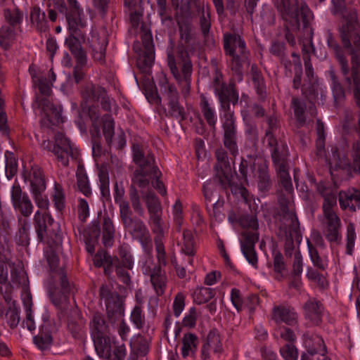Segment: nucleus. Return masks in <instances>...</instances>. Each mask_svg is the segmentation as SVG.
<instances>
[{
	"instance_id": "f257e3e1",
	"label": "nucleus",
	"mask_w": 360,
	"mask_h": 360,
	"mask_svg": "<svg viewBox=\"0 0 360 360\" xmlns=\"http://www.w3.org/2000/svg\"><path fill=\"white\" fill-rule=\"evenodd\" d=\"M335 13H339L345 20V23L338 28L339 37L345 51L351 56L352 74L351 79L354 76L360 77V32L358 22V5L349 3L345 0H334Z\"/></svg>"
},
{
	"instance_id": "f03ea898",
	"label": "nucleus",
	"mask_w": 360,
	"mask_h": 360,
	"mask_svg": "<svg viewBox=\"0 0 360 360\" xmlns=\"http://www.w3.org/2000/svg\"><path fill=\"white\" fill-rule=\"evenodd\" d=\"M234 84H216L214 92L218 96L220 109L222 112L221 120L222 124L223 143L229 153L236 156L238 153L236 138L237 129L234 112L231 110L230 103L231 96L235 91Z\"/></svg>"
},
{
	"instance_id": "7ed1b4c3",
	"label": "nucleus",
	"mask_w": 360,
	"mask_h": 360,
	"mask_svg": "<svg viewBox=\"0 0 360 360\" xmlns=\"http://www.w3.org/2000/svg\"><path fill=\"white\" fill-rule=\"evenodd\" d=\"M99 296L105 304L109 322L112 326L118 323V334L122 340H126L130 328L123 319L124 307L122 297L106 285L100 287Z\"/></svg>"
},
{
	"instance_id": "20e7f679",
	"label": "nucleus",
	"mask_w": 360,
	"mask_h": 360,
	"mask_svg": "<svg viewBox=\"0 0 360 360\" xmlns=\"http://www.w3.org/2000/svg\"><path fill=\"white\" fill-rule=\"evenodd\" d=\"M279 227L278 236L285 240L287 248H293V240L299 235L300 223L295 212V206L290 197L281 195L278 200Z\"/></svg>"
},
{
	"instance_id": "39448f33",
	"label": "nucleus",
	"mask_w": 360,
	"mask_h": 360,
	"mask_svg": "<svg viewBox=\"0 0 360 360\" xmlns=\"http://www.w3.org/2000/svg\"><path fill=\"white\" fill-rule=\"evenodd\" d=\"M167 63L171 73L181 87L184 97L191 90L193 65L188 51H175L173 46L167 49Z\"/></svg>"
},
{
	"instance_id": "423d86ee",
	"label": "nucleus",
	"mask_w": 360,
	"mask_h": 360,
	"mask_svg": "<svg viewBox=\"0 0 360 360\" xmlns=\"http://www.w3.org/2000/svg\"><path fill=\"white\" fill-rule=\"evenodd\" d=\"M283 18L295 30L308 28L313 14L303 1L299 0H274Z\"/></svg>"
},
{
	"instance_id": "0eeeda50",
	"label": "nucleus",
	"mask_w": 360,
	"mask_h": 360,
	"mask_svg": "<svg viewBox=\"0 0 360 360\" xmlns=\"http://www.w3.org/2000/svg\"><path fill=\"white\" fill-rule=\"evenodd\" d=\"M240 224L248 229L243 231L240 240L243 255L250 264L257 269L258 257L255 249V243L259 240L258 221L254 215H245L240 219Z\"/></svg>"
},
{
	"instance_id": "6e6552de",
	"label": "nucleus",
	"mask_w": 360,
	"mask_h": 360,
	"mask_svg": "<svg viewBox=\"0 0 360 360\" xmlns=\"http://www.w3.org/2000/svg\"><path fill=\"white\" fill-rule=\"evenodd\" d=\"M271 150V156L276 167L279 181L285 191L290 194L292 191V184L288 172L287 146L276 138H269L266 140Z\"/></svg>"
},
{
	"instance_id": "1a4fd4ad",
	"label": "nucleus",
	"mask_w": 360,
	"mask_h": 360,
	"mask_svg": "<svg viewBox=\"0 0 360 360\" xmlns=\"http://www.w3.org/2000/svg\"><path fill=\"white\" fill-rule=\"evenodd\" d=\"M75 14L67 15V22L70 35L65 39V44L75 57L77 63L84 65L86 62V53L82 48L78 37L82 35L80 29L86 26V21L81 16V11L79 4L76 8H73Z\"/></svg>"
},
{
	"instance_id": "9d476101",
	"label": "nucleus",
	"mask_w": 360,
	"mask_h": 360,
	"mask_svg": "<svg viewBox=\"0 0 360 360\" xmlns=\"http://www.w3.org/2000/svg\"><path fill=\"white\" fill-rule=\"evenodd\" d=\"M33 223L37 238L41 242L46 243L51 248L62 244V235L58 224L54 222L49 214L37 211Z\"/></svg>"
},
{
	"instance_id": "9b49d317",
	"label": "nucleus",
	"mask_w": 360,
	"mask_h": 360,
	"mask_svg": "<svg viewBox=\"0 0 360 360\" xmlns=\"http://www.w3.org/2000/svg\"><path fill=\"white\" fill-rule=\"evenodd\" d=\"M159 175H161L159 169H136L134 171L131 175V184L129 187V195L131 206L138 214H143V208L137 188H139L141 191L148 190L152 179Z\"/></svg>"
},
{
	"instance_id": "f8f14e48",
	"label": "nucleus",
	"mask_w": 360,
	"mask_h": 360,
	"mask_svg": "<svg viewBox=\"0 0 360 360\" xmlns=\"http://www.w3.org/2000/svg\"><path fill=\"white\" fill-rule=\"evenodd\" d=\"M224 48L226 53L232 58L233 68L241 75L240 68L248 63L249 52L245 41L236 34H225L224 35Z\"/></svg>"
},
{
	"instance_id": "ddd939ff",
	"label": "nucleus",
	"mask_w": 360,
	"mask_h": 360,
	"mask_svg": "<svg viewBox=\"0 0 360 360\" xmlns=\"http://www.w3.org/2000/svg\"><path fill=\"white\" fill-rule=\"evenodd\" d=\"M124 229L141 245L147 248L151 245L150 233L144 222L134 216L131 209L119 213Z\"/></svg>"
},
{
	"instance_id": "4468645a",
	"label": "nucleus",
	"mask_w": 360,
	"mask_h": 360,
	"mask_svg": "<svg viewBox=\"0 0 360 360\" xmlns=\"http://www.w3.org/2000/svg\"><path fill=\"white\" fill-rule=\"evenodd\" d=\"M94 264L97 267L103 266L105 274L110 275L112 271L113 264H119L127 269H132L134 260L128 249L122 246L119 250V258L112 257L107 251L101 250L95 255Z\"/></svg>"
},
{
	"instance_id": "2eb2a0df",
	"label": "nucleus",
	"mask_w": 360,
	"mask_h": 360,
	"mask_svg": "<svg viewBox=\"0 0 360 360\" xmlns=\"http://www.w3.org/2000/svg\"><path fill=\"white\" fill-rule=\"evenodd\" d=\"M95 349L98 355L108 360H124L126 348L123 343L120 344L109 335L93 338Z\"/></svg>"
},
{
	"instance_id": "dca6fc26",
	"label": "nucleus",
	"mask_w": 360,
	"mask_h": 360,
	"mask_svg": "<svg viewBox=\"0 0 360 360\" xmlns=\"http://www.w3.org/2000/svg\"><path fill=\"white\" fill-rule=\"evenodd\" d=\"M160 91L167 101V115L181 122L186 119L184 108L179 103V92L174 85L163 77L160 81Z\"/></svg>"
},
{
	"instance_id": "f3484780",
	"label": "nucleus",
	"mask_w": 360,
	"mask_h": 360,
	"mask_svg": "<svg viewBox=\"0 0 360 360\" xmlns=\"http://www.w3.org/2000/svg\"><path fill=\"white\" fill-rule=\"evenodd\" d=\"M27 180L30 182V192L37 207L41 210H48L49 201L47 196L44 194L46 186L41 168L38 166L32 167Z\"/></svg>"
},
{
	"instance_id": "a211bd4d",
	"label": "nucleus",
	"mask_w": 360,
	"mask_h": 360,
	"mask_svg": "<svg viewBox=\"0 0 360 360\" xmlns=\"http://www.w3.org/2000/svg\"><path fill=\"white\" fill-rule=\"evenodd\" d=\"M140 193L149 213L148 224L153 233H160L161 228H164L160 202L150 190L141 191Z\"/></svg>"
},
{
	"instance_id": "6ab92c4d",
	"label": "nucleus",
	"mask_w": 360,
	"mask_h": 360,
	"mask_svg": "<svg viewBox=\"0 0 360 360\" xmlns=\"http://www.w3.org/2000/svg\"><path fill=\"white\" fill-rule=\"evenodd\" d=\"M53 153L64 167L68 166L70 157L72 160H77L79 156L77 148L74 147L70 141L60 132L55 134V145Z\"/></svg>"
},
{
	"instance_id": "aec40b11",
	"label": "nucleus",
	"mask_w": 360,
	"mask_h": 360,
	"mask_svg": "<svg viewBox=\"0 0 360 360\" xmlns=\"http://www.w3.org/2000/svg\"><path fill=\"white\" fill-rule=\"evenodd\" d=\"M179 40L175 51L193 52L197 46L195 32L191 23L186 20L177 22Z\"/></svg>"
},
{
	"instance_id": "412c9836",
	"label": "nucleus",
	"mask_w": 360,
	"mask_h": 360,
	"mask_svg": "<svg viewBox=\"0 0 360 360\" xmlns=\"http://www.w3.org/2000/svg\"><path fill=\"white\" fill-rule=\"evenodd\" d=\"M302 94L309 101L308 112L311 117H315L317 114L314 103L323 104L326 91L320 86L318 82H313L302 88Z\"/></svg>"
},
{
	"instance_id": "4be33fe9",
	"label": "nucleus",
	"mask_w": 360,
	"mask_h": 360,
	"mask_svg": "<svg viewBox=\"0 0 360 360\" xmlns=\"http://www.w3.org/2000/svg\"><path fill=\"white\" fill-rule=\"evenodd\" d=\"M11 201L14 209L22 218L27 219L34 211V205L26 193L22 192L19 185H13L11 188Z\"/></svg>"
},
{
	"instance_id": "5701e85b",
	"label": "nucleus",
	"mask_w": 360,
	"mask_h": 360,
	"mask_svg": "<svg viewBox=\"0 0 360 360\" xmlns=\"http://www.w3.org/2000/svg\"><path fill=\"white\" fill-rule=\"evenodd\" d=\"M326 221V238L330 242L338 243L340 240L339 230L341 220L335 211V208L323 210Z\"/></svg>"
},
{
	"instance_id": "b1692460",
	"label": "nucleus",
	"mask_w": 360,
	"mask_h": 360,
	"mask_svg": "<svg viewBox=\"0 0 360 360\" xmlns=\"http://www.w3.org/2000/svg\"><path fill=\"white\" fill-rule=\"evenodd\" d=\"M338 201L342 210L355 212L360 209V191L354 188L338 193Z\"/></svg>"
},
{
	"instance_id": "393cba45",
	"label": "nucleus",
	"mask_w": 360,
	"mask_h": 360,
	"mask_svg": "<svg viewBox=\"0 0 360 360\" xmlns=\"http://www.w3.org/2000/svg\"><path fill=\"white\" fill-rule=\"evenodd\" d=\"M326 43L328 48L333 51L335 58L339 63L344 75H347L349 72L348 60L345 53V49L337 41L334 34L330 30L326 32Z\"/></svg>"
},
{
	"instance_id": "a878e982",
	"label": "nucleus",
	"mask_w": 360,
	"mask_h": 360,
	"mask_svg": "<svg viewBox=\"0 0 360 360\" xmlns=\"http://www.w3.org/2000/svg\"><path fill=\"white\" fill-rule=\"evenodd\" d=\"M37 103L39 108H41L44 112L46 114L49 122L53 125H57L64 122L62 117V109L60 106L53 105L46 98H37Z\"/></svg>"
},
{
	"instance_id": "bb28decb",
	"label": "nucleus",
	"mask_w": 360,
	"mask_h": 360,
	"mask_svg": "<svg viewBox=\"0 0 360 360\" xmlns=\"http://www.w3.org/2000/svg\"><path fill=\"white\" fill-rule=\"evenodd\" d=\"M133 160L139 166L138 169H158L155 165L154 155L148 150H144L139 145L133 146Z\"/></svg>"
},
{
	"instance_id": "cd10ccee",
	"label": "nucleus",
	"mask_w": 360,
	"mask_h": 360,
	"mask_svg": "<svg viewBox=\"0 0 360 360\" xmlns=\"http://www.w3.org/2000/svg\"><path fill=\"white\" fill-rule=\"evenodd\" d=\"M317 191L323 198L322 210L337 207L338 190L335 185L320 182L317 185Z\"/></svg>"
},
{
	"instance_id": "c85d7f7f",
	"label": "nucleus",
	"mask_w": 360,
	"mask_h": 360,
	"mask_svg": "<svg viewBox=\"0 0 360 360\" xmlns=\"http://www.w3.org/2000/svg\"><path fill=\"white\" fill-rule=\"evenodd\" d=\"M271 319L276 323H284L289 326H294L297 323V315L293 308L278 305L274 307Z\"/></svg>"
},
{
	"instance_id": "c756f323",
	"label": "nucleus",
	"mask_w": 360,
	"mask_h": 360,
	"mask_svg": "<svg viewBox=\"0 0 360 360\" xmlns=\"http://www.w3.org/2000/svg\"><path fill=\"white\" fill-rule=\"evenodd\" d=\"M216 158L217 160L216 169L217 171H221L222 174H219V180L222 187L226 188L227 186H231V180L226 172L227 171H231L226 152L222 148L217 149L216 151Z\"/></svg>"
},
{
	"instance_id": "7c9ffc66",
	"label": "nucleus",
	"mask_w": 360,
	"mask_h": 360,
	"mask_svg": "<svg viewBox=\"0 0 360 360\" xmlns=\"http://www.w3.org/2000/svg\"><path fill=\"white\" fill-rule=\"evenodd\" d=\"M305 316L314 325L321 323L323 307L320 301L310 298L304 305Z\"/></svg>"
},
{
	"instance_id": "2f4dec72",
	"label": "nucleus",
	"mask_w": 360,
	"mask_h": 360,
	"mask_svg": "<svg viewBox=\"0 0 360 360\" xmlns=\"http://www.w3.org/2000/svg\"><path fill=\"white\" fill-rule=\"evenodd\" d=\"M142 39L144 51L139 57L138 65H141V68H149L153 65L155 59L153 41L149 34H145Z\"/></svg>"
},
{
	"instance_id": "473e14b6",
	"label": "nucleus",
	"mask_w": 360,
	"mask_h": 360,
	"mask_svg": "<svg viewBox=\"0 0 360 360\" xmlns=\"http://www.w3.org/2000/svg\"><path fill=\"white\" fill-rule=\"evenodd\" d=\"M250 74L254 89L258 96V100L264 101L266 98V84L261 72L256 65H252Z\"/></svg>"
},
{
	"instance_id": "72a5a7b5",
	"label": "nucleus",
	"mask_w": 360,
	"mask_h": 360,
	"mask_svg": "<svg viewBox=\"0 0 360 360\" xmlns=\"http://www.w3.org/2000/svg\"><path fill=\"white\" fill-rule=\"evenodd\" d=\"M210 351L214 353H220L222 351L221 338L216 330H212L209 333L207 342L202 348V356L204 360L209 357Z\"/></svg>"
},
{
	"instance_id": "f704fd0d",
	"label": "nucleus",
	"mask_w": 360,
	"mask_h": 360,
	"mask_svg": "<svg viewBox=\"0 0 360 360\" xmlns=\"http://www.w3.org/2000/svg\"><path fill=\"white\" fill-rule=\"evenodd\" d=\"M60 275V282L62 290V295L58 297L56 295L53 297V303L58 307L65 309L68 304V294L70 293L71 286L68 281L66 275L63 273V270L58 271Z\"/></svg>"
},
{
	"instance_id": "c9c22d12",
	"label": "nucleus",
	"mask_w": 360,
	"mask_h": 360,
	"mask_svg": "<svg viewBox=\"0 0 360 360\" xmlns=\"http://www.w3.org/2000/svg\"><path fill=\"white\" fill-rule=\"evenodd\" d=\"M91 334L93 338L109 335L110 328L103 316L99 313L94 315L90 323Z\"/></svg>"
},
{
	"instance_id": "e433bc0d",
	"label": "nucleus",
	"mask_w": 360,
	"mask_h": 360,
	"mask_svg": "<svg viewBox=\"0 0 360 360\" xmlns=\"http://www.w3.org/2000/svg\"><path fill=\"white\" fill-rule=\"evenodd\" d=\"M20 31V27L3 25L0 29V46L4 50L9 49Z\"/></svg>"
},
{
	"instance_id": "4c0bfd02",
	"label": "nucleus",
	"mask_w": 360,
	"mask_h": 360,
	"mask_svg": "<svg viewBox=\"0 0 360 360\" xmlns=\"http://www.w3.org/2000/svg\"><path fill=\"white\" fill-rule=\"evenodd\" d=\"M48 8L49 18L52 22H55L57 19L56 10L58 11L60 13L65 14L66 18L68 14H75L73 8H71L67 0H53V8H51L50 3L48 4Z\"/></svg>"
},
{
	"instance_id": "58836bf2",
	"label": "nucleus",
	"mask_w": 360,
	"mask_h": 360,
	"mask_svg": "<svg viewBox=\"0 0 360 360\" xmlns=\"http://www.w3.org/2000/svg\"><path fill=\"white\" fill-rule=\"evenodd\" d=\"M11 268V282L16 286H22L26 288L28 284V278L22 264H9Z\"/></svg>"
},
{
	"instance_id": "ea45409f",
	"label": "nucleus",
	"mask_w": 360,
	"mask_h": 360,
	"mask_svg": "<svg viewBox=\"0 0 360 360\" xmlns=\"http://www.w3.org/2000/svg\"><path fill=\"white\" fill-rule=\"evenodd\" d=\"M30 20L36 29L41 32L49 30V24L46 18V14L41 11L39 6H34L30 11Z\"/></svg>"
},
{
	"instance_id": "a19ab883",
	"label": "nucleus",
	"mask_w": 360,
	"mask_h": 360,
	"mask_svg": "<svg viewBox=\"0 0 360 360\" xmlns=\"http://www.w3.org/2000/svg\"><path fill=\"white\" fill-rule=\"evenodd\" d=\"M103 243L105 247H111L114 243L115 228L112 219L104 216L102 221Z\"/></svg>"
},
{
	"instance_id": "79ce46f5",
	"label": "nucleus",
	"mask_w": 360,
	"mask_h": 360,
	"mask_svg": "<svg viewBox=\"0 0 360 360\" xmlns=\"http://www.w3.org/2000/svg\"><path fill=\"white\" fill-rule=\"evenodd\" d=\"M103 95H105V90L99 86L88 84L82 92V96L87 103L99 101Z\"/></svg>"
},
{
	"instance_id": "37998d69",
	"label": "nucleus",
	"mask_w": 360,
	"mask_h": 360,
	"mask_svg": "<svg viewBox=\"0 0 360 360\" xmlns=\"http://www.w3.org/2000/svg\"><path fill=\"white\" fill-rule=\"evenodd\" d=\"M150 281L158 295H162L164 293L166 285V277L162 273L160 266H154L150 273Z\"/></svg>"
},
{
	"instance_id": "c03bdc74",
	"label": "nucleus",
	"mask_w": 360,
	"mask_h": 360,
	"mask_svg": "<svg viewBox=\"0 0 360 360\" xmlns=\"http://www.w3.org/2000/svg\"><path fill=\"white\" fill-rule=\"evenodd\" d=\"M200 105L202 115L207 124L214 131L216 129L217 117L214 108L210 105L205 96H201Z\"/></svg>"
},
{
	"instance_id": "a18cd8bd",
	"label": "nucleus",
	"mask_w": 360,
	"mask_h": 360,
	"mask_svg": "<svg viewBox=\"0 0 360 360\" xmlns=\"http://www.w3.org/2000/svg\"><path fill=\"white\" fill-rule=\"evenodd\" d=\"M291 106L294 110L295 116L300 127L303 126L306 122L305 112L309 115L308 107L307 108L306 103L302 99L292 97L291 100Z\"/></svg>"
},
{
	"instance_id": "49530a36",
	"label": "nucleus",
	"mask_w": 360,
	"mask_h": 360,
	"mask_svg": "<svg viewBox=\"0 0 360 360\" xmlns=\"http://www.w3.org/2000/svg\"><path fill=\"white\" fill-rule=\"evenodd\" d=\"M125 190L123 183L116 181L114 185V200L115 202L119 206V212H122L130 209L129 202L124 198Z\"/></svg>"
},
{
	"instance_id": "de8ad7c7",
	"label": "nucleus",
	"mask_w": 360,
	"mask_h": 360,
	"mask_svg": "<svg viewBox=\"0 0 360 360\" xmlns=\"http://www.w3.org/2000/svg\"><path fill=\"white\" fill-rule=\"evenodd\" d=\"M18 231L17 233L18 243L22 246L30 243V224L27 219L18 217Z\"/></svg>"
},
{
	"instance_id": "09e8293b",
	"label": "nucleus",
	"mask_w": 360,
	"mask_h": 360,
	"mask_svg": "<svg viewBox=\"0 0 360 360\" xmlns=\"http://www.w3.org/2000/svg\"><path fill=\"white\" fill-rule=\"evenodd\" d=\"M308 352L311 354H320L324 356L327 352L326 347L323 340L319 335H313L311 338L307 340Z\"/></svg>"
},
{
	"instance_id": "8fccbe9b",
	"label": "nucleus",
	"mask_w": 360,
	"mask_h": 360,
	"mask_svg": "<svg viewBox=\"0 0 360 360\" xmlns=\"http://www.w3.org/2000/svg\"><path fill=\"white\" fill-rule=\"evenodd\" d=\"M181 354L186 358L195 352L198 343V338L193 333L185 334L183 338Z\"/></svg>"
},
{
	"instance_id": "3c124183",
	"label": "nucleus",
	"mask_w": 360,
	"mask_h": 360,
	"mask_svg": "<svg viewBox=\"0 0 360 360\" xmlns=\"http://www.w3.org/2000/svg\"><path fill=\"white\" fill-rule=\"evenodd\" d=\"M77 184L79 191L86 196H89L91 193V188L89 184L87 176L84 172L82 166L77 167Z\"/></svg>"
},
{
	"instance_id": "603ef678",
	"label": "nucleus",
	"mask_w": 360,
	"mask_h": 360,
	"mask_svg": "<svg viewBox=\"0 0 360 360\" xmlns=\"http://www.w3.org/2000/svg\"><path fill=\"white\" fill-rule=\"evenodd\" d=\"M72 316H75V319L72 317L68 319V327L72 335L77 338L80 335L84 321L80 317L79 311L77 309H73L72 311Z\"/></svg>"
},
{
	"instance_id": "864d4df0",
	"label": "nucleus",
	"mask_w": 360,
	"mask_h": 360,
	"mask_svg": "<svg viewBox=\"0 0 360 360\" xmlns=\"http://www.w3.org/2000/svg\"><path fill=\"white\" fill-rule=\"evenodd\" d=\"M257 173L258 175L259 189L263 192L269 191L271 186V181L269 178L266 165H260L258 166Z\"/></svg>"
},
{
	"instance_id": "5fc2aeb1",
	"label": "nucleus",
	"mask_w": 360,
	"mask_h": 360,
	"mask_svg": "<svg viewBox=\"0 0 360 360\" xmlns=\"http://www.w3.org/2000/svg\"><path fill=\"white\" fill-rule=\"evenodd\" d=\"M273 256L274 277L276 280L281 281L284 276V273L286 271V265L284 262L283 257L280 252L274 251Z\"/></svg>"
},
{
	"instance_id": "6e6d98bb",
	"label": "nucleus",
	"mask_w": 360,
	"mask_h": 360,
	"mask_svg": "<svg viewBox=\"0 0 360 360\" xmlns=\"http://www.w3.org/2000/svg\"><path fill=\"white\" fill-rule=\"evenodd\" d=\"M330 77L333 82L332 91L334 98V105L335 107H338L345 100V90L340 83L338 81L337 77L333 72H330Z\"/></svg>"
},
{
	"instance_id": "4d7b16f0",
	"label": "nucleus",
	"mask_w": 360,
	"mask_h": 360,
	"mask_svg": "<svg viewBox=\"0 0 360 360\" xmlns=\"http://www.w3.org/2000/svg\"><path fill=\"white\" fill-rule=\"evenodd\" d=\"M55 208L58 212H63L65 207V196L62 186L55 183L53 193L51 195Z\"/></svg>"
},
{
	"instance_id": "13d9d810",
	"label": "nucleus",
	"mask_w": 360,
	"mask_h": 360,
	"mask_svg": "<svg viewBox=\"0 0 360 360\" xmlns=\"http://www.w3.org/2000/svg\"><path fill=\"white\" fill-rule=\"evenodd\" d=\"M59 326L58 322L51 319L49 316L45 315L43 316V323L40 326V331L43 334L49 335L53 338V335L57 333Z\"/></svg>"
},
{
	"instance_id": "bf43d9fd",
	"label": "nucleus",
	"mask_w": 360,
	"mask_h": 360,
	"mask_svg": "<svg viewBox=\"0 0 360 360\" xmlns=\"http://www.w3.org/2000/svg\"><path fill=\"white\" fill-rule=\"evenodd\" d=\"M156 236L154 238L155 249L157 252V258L160 264L163 265L166 264V254L165 251V247L162 242V238L164 236V228H161L160 233H154Z\"/></svg>"
},
{
	"instance_id": "052dcab7",
	"label": "nucleus",
	"mask_w": 360,
	"mask_h": 360,
	"mask_svg": "<svg viewBox=\"0 0 360 360\" xmlns=\"http://www.w3.org/2000/svg\"><path fill=\"white\" fill-rule=\"evenodd\" d=\"M4 17L8 22V25H6L7 26L20 27V25L22 20L23 14L18 9H7L4 11Z\"/></svg>"
},
{
	"instance_id": "680f3d73",
	"label": "nucleus",
	"mask_w": 360,
	"mask_h": 360,
	"mask_svg": "<svg viewBox=\"0 0 360 360\" xmlns=\"http://www.w3.org/2000/svg\"><path fill=\"white\" fill-rule=\"evenodd\" d=\"M214 295L212 288L202 287L197 288L193 292L194 301L198 304H203L211 300Z\"/></svg>"
},
{
	"instance_id": "e2e57ef3",
	"label": "nucleus",
	"mask_w": 360,
	"mask_h": 360,
	"mask_svg": "<svg viewBox=\"0 0 360 360\" xmlns=\"http://www.w3.org/2000/svg\"><path fill=\"white\" fill-rule=\"evenodd\" d=\"M7 323L12 329L16 328L20 322V311L15 305V302H13L8 307L6 313Z\"/></svg>"
},
{
	"instance_id": "0e129e2a",
	"label": "nucleus",
	"mask_w": 360,
	"mask_h": 360,
	"mask_svg": "<svg viewBox=\"0 0 360 360\" xmlns=\"http://www.w3.org/2000/svg\"><path fill=\"white\" fill-rule=\"evenodd\" d=\"M200 25L203 37H207L211 27L210 8L208 6L205 8V6L202 5Z\"/></svg>"
},
{
	"instance_id": "69168bd1",
	"label": "nucleus",
	"mask_w": 360,
	"mask_h": 360,
	"mask_svg": "<svg viewBox=\"0 0 360 360\" xmlns=\"http://www.w3.org/2000/svg\"><path fill=\"white\" fill-rule=\"evenodd\" d=\"M182 251L190 256L195 254L193 236L189 230H184L183 232Z\"/></svg>"
},
{
	"instance_id": "338daca9",
	"label": "nucleus",
	"mask_w": 360,
	"mask_h": 360,
	"mask_svg": "<svg viewBox=\"0 0 360 360\" xmlns=\"http://www.w3.org/2000/svg\"><path fill=\"white\" fill-rule=\"evenodd\" d=\"M107 44L105 38H103L96 42H92L91 47L95 60L102 61L104 59Z\"/></svg>"
},
{
	"instance_id": "774afa93",
	"label": "nucleus",
	"mask_w": 360,
	"mask_h": 360,
	"mask_svg": "<svg viewBox=\"0 0 360 360\" xmlns=\"http://www.w3.org/2000/svg\"><path fill=\"white\" fill-rule=\"evenodd\" d=\"M34 345L41 350L48 349L53 343V338L49 335L39 333L33 338Z\"/></svg>"
}]
</instances>
